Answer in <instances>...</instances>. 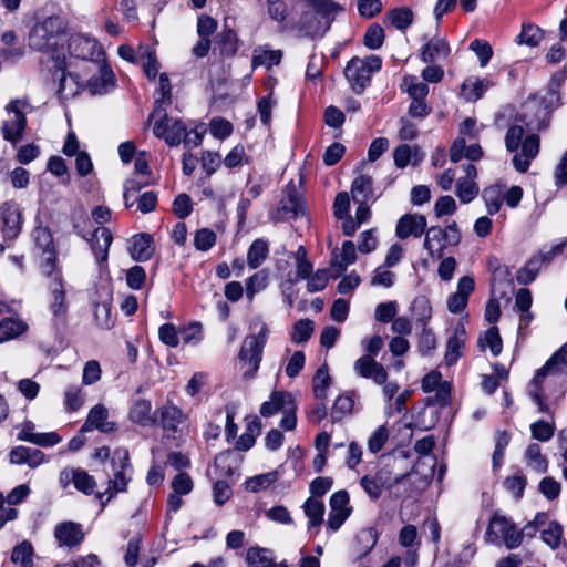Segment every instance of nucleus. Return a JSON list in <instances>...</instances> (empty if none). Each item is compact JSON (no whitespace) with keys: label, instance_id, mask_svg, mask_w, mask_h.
<instances>
[{"label":"nucleus","instance_id":"nucleus-12","mask_svg":"<svg viewBox=\"0 0 567 567\" xmlns=\"http://www.w3.org/2000/svg\"><path fill=\"white\" fill-rule=\"evenodd\" d=\"M153 133L157 138L164 140L169 146H177L182 142L184 145L192 143L187 126L181 120L171 117L166 113L155 121Z\"/></svg>","mask_w":567,"mask_h":567},{"label":"nucleus","instance_id":"nucleus-62","mask_svg":"<svg viewBox=\"0 0 567 567\" xmlns=\"http://www.w3.org/2000/svg\"><path fill=\"white\" fill-rule=\"evenodd\" d=\"M444 241L437 247V258L443 256L447 246H456L461 241V231L455 221L443 228Z\"/></svg>","mask_w":567,"mask_h":567},{"label":"nucleus","instance_id":"nucleus-51","mask_svg":"<svg viewBox=\"0 0 567 567\" xmlns=\"http://www.w3.org/2000/svg\"><path fill=\"white\" fill-rule=\"evenodd\" d=\"M268 286V274L266 270H259L246 280V296L252 300L256 293L262 291Z\"/></svg>","mask_w":567,"mask_h":567},{"label":"nucleus","instance_id":"nucleus-36","mask_svg":"<svg viewBox=\"0 0 567 567\" xmlns=\"http://www.w3.org/2000/svg\"><path fill=\"white\" fill-rule=\"evenodd\" d=\"M299 28L306 35L309 37H315L327 32L323 28L320 17L317 16L312 9L302 12L299 20Z\"/></svg>","mask_w":567,"mask_h":567},{"label":"nucleus","instance_id":"nucleus-56","mask_svg":"<svg viewBox=\"0 0 567 567\" xmlns=\"http://www.w3.org/2000/svg\"><path fill=\"white\" fill-rule=\"evenodd\" d=\"M84 403V395L78 385H69L64 392V409L72 413L81 409Z\"/></svg>","mask_w":567,"mask_h":567},{"label":"nucleus","instance_id":"nucleus-42","mask_svg":"<svg viewBox=\"0 0 567 567\" xmlns=\"http://www.w3.org/2000/svg\"><path fill=\"white\" fill-rule=\"evenodd\" d=\"M542 258L534 255L530 257L526 264L517 271L516 279L522 285H528L533 282L542 267Z\"/></svg>","mask_w":567,"mask_h":567},{"label":"nucleus","instance_id":"nucleus-15","mask_svg":"<svg viewBox=\"0 0 567 567\" xmlns=\"http://www.w3.org/2000/svg\"><path fill=\"white\" fill-rule=\"evenodd\" d=\"M59 482L63 488L73 484L79 492L85 495H91L96 487L95 478L82 468L62 470L59 475Z\"/></svg>","mask_w":567,"mask_h":567},{"label":"nucleus","instance_id":"nucleus-35","mask_svg":"<svg viewBox=\"0 0 567 567\" xmlns=\"http://www.w3.org/2000/svg\"><path fill=\"white\" fill-rule=\"evenodd\" d=\"M114 73L106 64L100 66V73L87 81V89L92 94H104L113 85Z\"/></svg>","mask_w":567,"mask_h":567},{"label":"nucleus","instance_id":"nucleus-64","mask_svg":"<svg viewBox=\"0 0 567 567\" xmlns=\"http://www.w3.org/2000/svg\"><path fill=\"white\" fill-rule=\"evenodd\" d=\"M216 244V234L209 228H202L195 233L194 246L197 250L207 251Z\"/></svg>","mask_w":567,"mask_h":567},{"label":"nucleus","instance_id":"nucleus-1","mask_svg":"<svg viewBox=\"0 0 567 567\" xmlns=\"http://www.w3.org/2000/svg\"><path fill=\"white\" fill-rule=\"evenodd\" d=\"M69 23L65 18L54 14L37 22L29 32V47L32 50L48 53L58 70L66 68L64 43Z\"/></svg>","mask_w":567,"mask_h":567},{"label":"nucleus","instance_id":"nucleus-50","mask_svg":"<svg viewBox=\"0 0 567 567\" xmlns=\"http://www.w3.org/2000/svg\"><path fill=\"white\" fill-rule=\"evenodd\" d=\"M33 547L30 542L24 540L18 544L11 554V560L14 564H20L21 567H32L33 566Z\"/></svg>","mask_w":567,"mask_h":567},{"label":"nucleus","instance_id":"nucleus-54","mask_svg":"<svg viewBox=\"0 0 567 567\" xmlns=\"http://www.w3.org/2000/svg\"><path fill=\"white\" fill-rule=\"evenodd\" d=\"M443 228L433 226L426 230L423 246L432 258H437V247L443 244Z\"/></svg>","mask_w":567,"mask_h":567},{"label":"nucleus","instance_id":"nucleus-57","mask_svg":"<svg viewBox=\"0 0 567 567\" xmlns=\"http://www.w3.org/2000/svg\"><path fill=\"white\" fill-rule=\"evenodd\" d=\"M503 484L508 493H511L516 499H520L527 485V478L520 471H518L516 474L507 476Z\"/></svg>","mask_w":567,"mask_h":567},{"label":"nucleus","instance_id":"nucleus-23","mask_svg":"<svg viewBox=\"0 0 567 567\" xmlns=\"http://www.w3.org/2000/svg\"><path fill=\"white\" fill-rule=\"evenodd\" d=\"M9 458L11 464H27L32 468L45 462V455L42 451L23 445L13 447L9 453Z\"/></svg>","mask_w":567,"mask_h":567},{"label":"nucleus","instance_id":"nucleus-14","mask_svg":"<svg viewBox=\"0 0 567 567\" xmlns=\"http://www.w3.org/2000/svg\"><path fill=\"white\" fill-rule=\"evenodd\" d=\"M32 237L37 248H39L44 259L41 264L42 274L61 270L58 267V257L53 236L48 227L38 226L32 231Z\"/></svg>","mask_w":567,"mask_h":567},{"label":"nucleus","instance_id":"nucleus-4","mask_svg":"<svg viewBox=\"0 0 567 567\" xmlns=\"http://www.w3.org/2000/svg\"><path fill=\"white\" fill-rule=\"evenodd\" d=\"M113 477L109 480V486L105 493H97L96 497L101 502L102 508L117 494L127 491V485L132 480L133 467L130 461L127 449H116L111 457Z\"/></svg>","mask_w":567,"mask_h":567},{"label":"nucleus","instance_id":"nucleus-33","mask_svg":"<svg viewBox=\"0 0 567 567\" xmlns=\"http://www.w3.org/2000/svg\"><path fill=\"white\" fill-rule=\"evenodd\" d=\"M493 85L494 83L487 78H470L462 84V92L467 101H477Z\"/></svg>","mask_w":567,"mask_h":567},{"label":"nucleus","instance_id":"nucleus-60","mask_svg":"<svg viewBox=\"0 0 567 567\" xmlns=\"http://www.w3.org/2000/svg\"><path fill=\"white\" fill-rule=\"evenodd\" d=\"M478 194V186L474 181L458 179L456 183V195L464 204L472 202Z\"/></svg>","mask_w":567,"mask_h":567},{"label":"nucleus","instance_id":"nucleus-30","mask_svg":"<svg viewBox=\"0 0 567 567\" xmlns=\"http://www.w3.org/2000/svg\"><path fill=\"white\" fill-rule=\"evenodd\" d=\"M378 542L377 532L373 528L360 530L353 543V555L355 559L364 558L375 546Z\"/></svg>","mask_w":567,"mask_h":567},{"label":"nucleus","instance_id":"nucleus-53","mask_svg":"<svg viewBox=\"0 0 567 567\" xmlns=\"http://www.w3.org/2000/svg\"><path fill=\"white\" fill-rule=\"evenodd\" d=\"M354 401L351 395H339L331 409V419L333 422L341 421L346 415L352 412Z\"/></svg>","mask_w":567,"mask_h":567},{"label":"nucleus","instance_id":"nucleus-19","mask_svg":"<svg viewBox=\"0 0 567 567\" xmlns=\"http://www.w3.org/2000/svg\"><path fill=\"white\" fill-rule=\"evenodd\" d=\"M475 281L471 276H464L458 279L456 291L447 299V309L452 313L463 311L468 302L470 295L474 291Z\"/></svg>","mask_w":567,"mask_h":567},{"label":"nucleus","instance_id":"nucleus-24","mask_svg":"<svg viewBox=\"0 0 567 567\" xmlns=\"http://www.w3.org/2000/svg\"><path fill=\"white\" fill-rule=\"evenodd\" d=\"M2 48H0V58L6 62H17L24 55V48L19 44L18 35L14 31L8 30L1 34Z\"/></svg>","mask_w":567,"mask_h":567},{"label":"nucleus","instance_id":"nucleus-18","mask_svg":"<svg viewBox=\"0 0 567 567\" xmlns=\"http://www.w3.org/2000/svg\"><path fill=\"white\" fill-rule=\"evenodd\" d=\"M54 537L59 546L78 547L84 540L82 525L74 522H63L55 526Z\"/></svg>","mask_w":567,"mask_h":567},{"label":"nucleus","instance_id":"nucleus-6","mask_svg":"<svg viewBox=\"0 0 567 567\" xmlns=\"http://www.w3.org/2000/svg\"><path fill=\"white\" fill-rule=\"evenodd\" d=\"M45 277V287L49 292L48 307L52 315V322L56 329L65 326L69 303L66 300L65 281L62 270L42 274Z\"/></svg>","mask_w":567,"mask_h":567},{"label":"nucleus","instance_id":"nucleus-20","mask_svg":"<svg viewBox=\"0 0 567 567\" xmlns=\"http://www.w3.org/2000/svg\"><path fill=\"white\" fill-rule=\"evenodd\" d=\"M66 40L70 55L76 59L91 60L97 51L96 40L87 35L73 34Z\"/></svg>","mask_w":567,"mask_h":567},{"label":"nucleus","instance_id":"nucleus-61","mask_svg":"<svg viewBox=\"0 0 567 567\" xmlns=\"http://www.w3.org/2000/svg\"><path fill=\"white\" fill-rule=\"evenodd\" d=\"M313 332V321L310 319H300L293 326L291 340L297 343L306 342Z\"/></svg>","mask_w":567,"mask_h":567},{"label":"nucleus","instance_id":"nucleus-29","mask_svg":"<svg viewBox=\"0 0 567 567\" xmlns=\"http://www.w3.org/2000/svg\"><path fill=\"white\" fill-rule=\"evenodd\" d=\"M424 158V154L419 146H410L408 144L399 145L393 152L394 164L398 168H404L410 163L417 165Z\"/></svg>","mask_w":567,"mask_h":567},{"label":"nucleus","instance_id":"nucleus-47","mask_svg":"<svg viewBox=\"0 0 567 567\" xmlns=\"http://www.w3.org/2000/svg\"><path fill=\"white\" fill-rule=\"evenodd\" d=\"M482 197L486 205V210L489 215L496 214L503 203V187L501 185H493L483 190Z\"/></svg>","mask_w":567,"mask_h":567},{"label":"nucleus","instance_id":"nucleus-31","mask_svg":"<svg viewBox=\"0 0 567 567\" xmlns=\"http://www.w3.org/2000/svg\"><path fill=\"white\" fill-rule=\"evenodd\" d=\"M130 420L142 426H148L155 423L152 415V403L145 399H137L133 402L130 413Z\"/></svg>","mask_w":567,"mask_h":567},{"label":"nucleus","instance_id":"nucleus-59","mask_svg":"<svg viewBox=\"0 0 567 567\" xmlns=\"http://www.w3.org/2000/svg\"><path fill=\"white\" fill-rule=\"evenodd\" d=\"M530 432L533 439L540 442H547L555 434V424L554 422L549 423L544 420H538L530 424Z\"/></svg>","mask_w":567,"mask_h":567},{"label":"nucleus","instance_id":"nucleus-46","mask_svg":"<svg viewBox=\"0 0 567 567\" xmlns=\"http://www.w3.org/2000/svg\"><path fill=\"white\" fill-rule=\"evenodd\" d=\"M331 378L327 364H322L316 371L312 379V390L317 399L323 400L327 396V390L330 386Z\"/></svg>","mask_w":567,"mask_h":567},{"label":"nucleus","instance_id":"nucleus-39","mask_svg":"<svg viewBox=\"0 0 567 567\" xmlns=\"http://www.w3.org/2000/svg\"><path fill=\"white\" fill-rule=\"evenodd\" d=\"M413 19L412 10L406 7L394 8L385 16V21L401 31L406 30L413 23Z\"/></svg>","mask_w":567,"mask_h":567},{"label":"nucleus","instance_id":"nucleus-26","mask_svg":"<svg viewBox=\"0 0 567 567\" xmlns=\"http://www.w3.org/2000/svg\"><path fill=\"white\" fill-rule=\"evenodd\" d=\"M312 10L320 17L326 31L329 30L337 14L342 11V7L333 0H308Z\"/></svg>","mask_w":567,"mask_h":567},{"label":"nucleus","instance_id":"nucleus-3","mask_svg":"<svg viewBox=\"0 0 567 567\" xmlns=\"http://www.w3.org/2000/svg\"><path fill=\"white\" fill-rule=\"evenodd\" d=\"M505 146L513 156V166L519 173H526L540 151V137L535 132H526L520 124L511 125L505 134Z\"/></svg>","mask_w":567,"mask_h":567},{"label":"nucleus","instance_id":"nucleus-8","mask_svg":"<svg viewBox=\"0 0 567 567\" xmlns=\"http://www.w3.org/2000/svg\"><path fill=\"white\" fill-rule=\"evenodd\" d=\"M382 59L379 55H368L364 59L358 56L352 58L344 69V76L351 89L361 94L370 84L373 73L380 71Z\"/></svg>","mask_w":567,"mask_h":567},{"label":"nucleus","instance_id":"nucleus-10","mask_svg":"<svg viewBox=\"0 0 567 567\" xmlns=\"http://www.w3.org/2000/svg\"><path fill=\"white\" fill-rule=\"evenodd\" d=\"M22 229V212L18 203L4 202L0 205V255L14 241Z\"/></svg>","mask_w":567,"mask_h":567},{"label":"nucleus","instance_id":"nucleus-41","mask_svg":"<svg viewBox=\"0 0 567 567\" xmlns=\"http://www.w3.org/2000/svg\"><path fill=\"white\" fill-rule=\"evenodd\" d=\"M138 58L143 62V70L145 75L150 80H154L159 70V63L156 58V53L148 45H140L138 47Z\"/></svg>","mask_w":567,"mask_h":567},{"label":"nucleus","instance_id":"nucleus-27","mask_svg":"<svg viewBox=\"0 0 567 567\" xmlns=\"http://www.w3.org/2000/svg\"><path fill=\"white\" fill-rule=\"evenodd\" d=\"M351 195L354 202H375L373 178L365 174L357 176L351 185Z\"/></svg>","mask_w":567,"mask_h":567},{"label":"nucleus","instance_id":"nucleus-44","mask_svg":"<svg viewBox=\"0 0 567 567\" xmlns=\"http://www.w3.org/2000/svg\"><path fill=\"white\" fill-rule=\"evenodd\" d=\"M268 244L264 239H256L250 245L247 252V264L250 268H258L268 256Z\"/></svg>","mask_w":567,"mask_h":567},{"label":"nucleus","instance_id":"nucleus-52","mask_svg":"<svg viewBox=\"0 0 567 567\" xmlns=\"http://www.w3.org/2000/svg\"><path fill=\"white\" fill-rule=\"evenodd\" d=\"M271 551L266 548L250 547L246 560L250 567H268L274 561Z\"/></svg>","mask_w":567,"mask_h":567},{"label":"nucleus","instance_id":"nucleus-28","mask_svg":"<svg viewBox=\"0 0 567 567\" xmlns=\"http://www.w3.org/2000/svg\"><path fill=\"white\" fill-rule=\"evenodd\" d=\"M131 257L137 261L151 259L154 252L153 238L148 234H138L132 237L130 247Z\"/></svg>","mask_w":567,"mask_h":567},{"label":"nucleus","instance_id":"nucleus-5","mask_svg":"<svg viewBox=\"0 0 567 567\" xmlns=\"http://www.w3.org/2000/svg\"><path fill=\"white\" fill-rule=\"evenodd\" d=\"M269 329L261 322L257 334H248L243 341L238 353L239 363L244 369L245 378H254L262 360L264 348L267 343Z\"/></svg>","mask_w":567,"mask_h":567},{"label":"nucleus","instance_id":"nucleus-38","mask_svg":"<svg viewBox=\"0 0 567 567\" xmlns=\"http://www.w3.org/2000/svg\"><path fill=\"white\" fill-rule=\"evenodd\" d=\"M357 260L355 246L351 240H346L342 244L340 256L332 260L331 266L336 270L337 276L346 271L349 265L354 264Z\"/></svg>","mask_w":567,"mask_h":567},{"label":"nucleus","instance_id":"nucleus-34","mask_svg":"<svg viewBox=\"0 0 567 567\" xmlns=\"http://www.w3.org/2000/svg\"><path fill=\"white\" fill-rule=\"evenodd\" d=\"M324 504L321 499L316 497H309L303 504V511L308 517V530L311 532L313 528H319L323 522Z\"/></svg>","mask_w":567,"mask_h":567},{"label":"nucleus","instance_id":"nucleus-32","mask_svg":"<svg viewBox=\"0 0 567 567\" xmlns=\"http://www.w3.org/2000/svg\"><path fill=\"white\" fill-rule=\"evenodd\" d=\"M293 400L292 395L288 392L275 391L272 392L270 400L266 401L260 406V414L264 417H270L278 412H282Z\"/></svg>","mask_w":567,"mask_h":567},{"label":"nucleus","instance_id":"nucleus-17","mask_svg":"<svg viewBox=\"0 0 567 567\" xmlns=\"http://www.w3.org/2000/svg\"><path fill=\"white\" fill-rule=\"evenodd\" d=\"M109 417V411L102 404L94 405L84 422V424L81 426L80 432L86 433L94 429L103 432V433H111L116 430V424L112 421H107Z\"/></svg>","mask_w":567,"mask_h":567},{"label":"nucleus","instance_id":"nucleus-11","mask_svg":"<svg viewBox=\"0 0 567 567\" xmlns=\"http://www.w3.org/2000/svg\"><path fill=\"white\" fill-rule=\"evenodd\" d=\"M486 537L494 544L503 539L508 549L517 548L523 542V533L506 516L493 515L489 519Z\"/></svg>","mask_w":567,"mask_h":567},{"label":"nucleus","instance_id":"nucleus-48","mask_svg":"<svg viewBox=\"0 0 567 567\" xmlns=\"http://www.w3.org/2000/svg\"><path fill=\"white\" fill-rule=\"evenodd\" d=\"M411 311L413 318L426 326V322L432 317V307L430 300L425 296H417L414 298L411 305Z\"/></svg>","mask_w":567,"mask_h":567},{"label":"nucleus","instance_id":"nucleus-63","mask_svg":"<svg viewBox=\"0 0 567 567\" xmlns=\"http://www.w3.org/2000/svg\"><path fill=\"white\" fill-rule=\"evenodd\" d=\"M384 30L378 23L370 25L364 34V45L371 50H377L384 42Z\"/></svg>","mask_w":567,"mask_h":567},{"label":"nucleus","instance_id":"nucleus-21","mask_svg":"<svg viewBox=\"0 0 567 567\" xmlns=\"http://www.w3.org/2000/svg\"><path fill=\"white\" fill-rule=\"evenodd\" d=\"M450 53L449 42L444 38L435 37L421 48L420 58L424 63L434 64L446 60Z\"/></svg>","mask_w":567,"mask_h":567},{"label":"nucleus","instance_id":"nucleus-7","mask_svg":"<svg viewBox=\"0 0 567 567\" xmlns=\"http://www.w3.org/2000/svg\"><path fill=\"white\" fill-rule=\"evenodd\" d=\"M367 354L360 357L353 365L355 373L364 379H371L375 384H383L388 381L385 368L374 360L383 347V339L375 334L363 341Z\"/></svg>","mask_w":567,"mask_h":567},{"label":"nucleus","instance_id":"nucleus-58","mask_svg":"<svg viewBox=\"0 0 567 567\" xmlns=\"http://www.w3.org/2000/svg\"><path fill=\"white\" fill-rule=\"evenodd\" d=\"M408 94L412 100H425L429 94V85L420 82L416 76L410 75L404 78Z\"/></svg>","mask_w":567,"mask_h":567},{"label":"nucleus","instance_id":"nucleus-43","mask_svg":"<svg viewBox=\"0 0 567 567\" xmlns=\"http://www.w3.org/2000/svg\"><path fill=\"white\" fill-rule=\"evenodd\" d=\"M544 38L543 30L530 22L522 24V31L517 35L516 41L518 44H526L528 47H537Z\"/></svg>","mask_w":567,"mask_h":567},{"label":"nucleus","instance_id":"nucleus-2","mask_svg":"<svg viewBox=\"0 0 567 567\" xmlns=\"http://www.w3.org/2000/svg\"><path fill=\"white\" fill-rule=\"evenodd\" d=\"M567 374V343L539 368L527 385V394L538 411L553 414L548 400L557 392L558 378Z\"/></svg>","mask_w":567,"mask_h":567},{"label":"nucleus","instance_id":"nucleus-45","mask_svg":"<svg viewBox=\"0 0 567 567\" xmlns=\"http://www.w3.org/2000/svg\"><path fill=\"white\" fill-rule=\"evenodd\" d=\"M278 212L284 218L297 217L303 213L301 198L296 193H288L287 196L280 202Z\"/></svg>","mask_w":567,"mask_h":567},{"label":"nucleus","instance_id":"nucleus-49","mask_svg":"<svg viewBox=\"0 0 567 567\" xmlns=\"http://www.w3.org/2000/svg\"><path fill=\"white\" fill-rule=\"evenodd\" d=\"M540 537L551 549H557L563 540V526L557 520H551L542 529Z\"/></svg>","mask_w":567,"mask_h":567},{"label":"nucleus","instance_id":"nucleus-55","mask_svg":"<svg viewBox=\"0 0 567 567\" xmlns=\"http://www.w3.org/2000/svg\"><path fill=\"white\" fill-rule=\"evenodd\" d=\"M220 52L227 56L236 54L238 50V38L236 32L225 27L218 35Z\"/></svg>","mask_w":567,"mask_h":567},{"label":"nucleus","instance_id":"nucleus-9","mask_svg":"<svg viewBox=\"0 0 567 567\" xmlns=\"http://www.w3.org/2000/svg\"><path fill=\"white\" fill-rule=\"evenodd\" d=\"M6 110L10 117L2 123L1 132L6 141L16 145L22 138L27 127V114L32 111V105L27 100L16 99Z\"/></svg>","mask_w":567,"mask_h":567},{"label":"nucleus","instance_id":"nucleus-40","mask_svg":"<svg viewBox=\"0 0 567 567\" xmlns=\"http://www.w3.org/2000/svg\"><path fill=\"white\" fill-rule=\"evenodd\" d=\"M28 326L17 318H4L0 321V343L14 339L25 332Z\"/></svg>","mask_w":567,"mask_h":567},{"label":"nucleus","instance_id":"nucleus-13","mask_svg":"<svg viewBox=\"0 0 567 567\" xmlns=\"http://www.w3.org/2000/svg\"><path fill=\"white\" fill-rule=\"evenodd\" d=\"M159 424L163 429L164 436L174 441H183L185 436L184 426L186 415L174 404H166L158 410Z\"/></svg>","mask_w":567,"mask_h":567},{"label":"nucleus","instance_id":"nucleus-25","mask_svg":"<svg viewBox=\"0 0 567 567\" xmlns=\"http://www.w3.org/2000/svg\"><path fill=\"white\" fill-rule=\"evenodd\" d=\"M466 333L463 326L455 328L454 333L447 339L445 349V362L453 365L462 357V349L465 346Z\"/></svg>","mask_w":567,"mask_h":567},{"label":"nucleus","instance_id":"nucleus-37","mask_svg":"<svg viewBox=\"0 0 567 567\" xmlns=\"http://www.w3.org/2000/svg\"><path fill=\"white\" fill-rule=\"evenodd\" d=\"M525 460L528 467L538 474L546 473L548 470V461L542 454V449L538 444L532 443L525 451Z\"/></svg>","mask_w":567,"mask_h":567},{"label":"nucleus","instance_id":"nucleus-22","mask_svg":"<svg viewBox=\"0 0 567 567\" xmlns=\"http://www.w3.org/2000/svg\"><path fill=\"white\" fill-rule=\"evenodd\" d=\"M426 218L423 215H403L396 224V236L401 239H405L410 236L420 237L425 233Z\"/></svg>","mask_w":567,"mask_h":567},{"label":"nucleus","instance_id":"nucleus-16","mask_svg":"<svg viewBox=\"0 0 567 567\" xmlns=\"http://www.w3.org/2000/svg\"><path fill=\"white\" fill-rule=\"evenodd\" d=\"M85 240L89 243L99 266L105 264L109 258L110 246L113 241L111 230L106 227H97Z\"/></svg>","mask_w":567,"mask_h":567}]
</instances>
